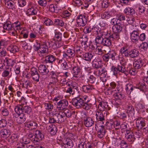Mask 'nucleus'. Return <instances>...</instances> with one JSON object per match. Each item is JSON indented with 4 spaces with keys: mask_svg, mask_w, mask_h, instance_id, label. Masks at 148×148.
<instances>
[{
    "mask_svg": "<svg viewBox=\"0 0 148 148\" xmlns=\"http://www.w3.org/2000/svg\"><path fill=\"white\" fill-rule=\"evenodd\" d=\"M71 103L72 105L77 108H82L87 110L92 106V104L85 102L82 99V96H79L73 99Z\"/></svg>",
    "mask_w": 148,
    "mask_h": 148,
    "instance_id": "obj_1",
    "label": "nucleus"
},
{
    "mask_svg": "<svg viewBox=\"0 0 148 148\" xmlns=\"http://www.w3.org/2000/svg\"><path fill=\"white\" fill-rule=\"evenodd\" d=\"M93 74L96 76H100V79L103 82H105L106 81V76L107 75V71L105 69L104 67L100 69H97L95 70Z\"/></svg>",
    "mask_w": 148,
    "mask_h": 148,
    "instance_id": "obj_2",
    "label": "nucleus"
},
{
    "mask_svg": "<svg viewBox=\"0 0 148 148\" xmlns=\"http://www.w3.org/2000/svg\"><path fill=\"white\" fill-rule=\"evenodd\" d=\"M66 92L71 94L72 95L74 94V89L77 90L78 87L77 84L75 82H68L66 83Z\"/></svg>",
    "mask_w": 148,
    "mask_h": 148,
    "instance_id": "obj_3",
    "label": "nucleus"
},
{
    "mask_svg": "<svg viewBox=\"0 0 148 148\" xmlns=\"http://www.w3.org/2000/svg\"><path fill=\"white\" fill-rule=\"evenodd\" d=\"M34 137L32 139V141L34 144H37V143L42 140L44 138V136L41 132L39 130H35L34 132Z\"/></svg>",
    "mask_w": 148,
    "mask_h": 148,
    "instance_id": "obj_4",
    "label": "nucleus"
},
{
    "mask_svg": "<svg viewBox=\"0 0 148 148\" xmlns=\"http://www.w3.org/2000/svg\"><path fill=\"white\" fill-rule=\"evenodd\" d=\"M115 55L116 53L114 51H110L108 53H106L102 56V58L103 61L107 62L110 59L112 60H115Z\"/></svg>",
    "mask_w": 148,
    "mask_h": 148,
    "instance_id": "obj_5",
    "label": "nucleus"
},
{
    "mask_svg": "<svg viewBox=\"0 0 148 148\" xmlns=\"http://www.w3.org/2000/svg\"><path fill=\"white\" fill-rule=\"evenodd\" d=\"M82 116L84 125L86 127H90L94 124V121L91 118L87 116L85 113Z\"/></svg>",
    "mask_w": 148,
    "mask_h": 148,
    "instance_id": "obj_6",
    "label": "nucleus"
},
{
    "mask_svg": "<svg viewBox=\"0 0 148 148\" xmlns=\"http://www.w3.org/2000/svg\"><path fill=\"white\" fill-rule=\"evenodd\" d=\"M136 126L138 129H142L145 126V120L142 117H138L136 119Z\"/></svg>",
    "mask_w": 148,
    "mask_h": 148,
    "instance_id": "obj_7",
    "label": "nucleus"
},
{
    "mask_svg": "<svg viewBox=\"0 0 148 148\" xmlns=\"http://www.w3.org/2000/svg\"><path fill=\"white\" fill-rule=\"evenodd\" d=\"M68 104L66 99L61 100L57 103V108L59 110H62L67 107Z\"/></svg>",
    "mask_w": 148,
    "mask_h": 148,
    "instance_id": "obj_8",
    "label": "nucleus"
},
{
    "mask_svg": "<svg viewBox=\"0 0 148 148\" xmlns=\"http://www.w3.org/2000/svg\"><path fill=\"white\" fill-rule=\"evenodd\" d=\"M125 137L129 141L132 143L135 140V137L134 134L131 130H126L125 134Z\"/></svg>",
    "mask_w": 148,
    "mask_h": 148,
    "instance_id": "obj_9",
    "label": "nucleus"
},
{
    "mask_svg": "<svg viewBox=\"0 0 148 148\" xmlns=\"http://www.w3.org/2000/svg\"><path fill=\"white\" fill-rule=\"evenodd\" d=\"M76 20L77 24L79 26H84L86 23V19L85 17L82 15L78 16Z\"/></svg>",
    "mask_w": 148,
    "mask_h": 148,
    "instance_id": "obj_10",
    "label": "nucleus"
},
{
    "mask_svg": "<svg viewBox=\"0 0 148 148\" xmlns=\"http://www.w3.org/2000/svg\"><path fill=\"white\" fill-rule=\"evenodd\" d=\"M99 103L98 105V108L99 111H103L105 110H109V107L108 105V103L105 100H101L99 102Z\"/></svg>",
    "mask_w": 148,
    "mask_h": 148,
    "instance_id": "obj_11",
    "label": "nucleus"
},
{
    "mask_svg": "<svg viewBox=\"0 0 148 148\" xmlns=\"http://www.w3.org/2000/svg\"><path fill=\"white\" fill-rule=\"evenodd\" d=\"M92 64L93 68L96 70L100 69L103 68L101 62L98 58L94 59L92 61Z\"/></svg>",
    "mask_w": 148,
    "mask_h": 148,
    "instance_id": "obj_12",
    "label": "nucleus"
},
{
    "mask_svg": "<svg viewBox=\"0 0 148 148\" xmlns=\"http://www.w3.org/2000/svg\"><path fill=\"white\" fill-rule=\"evenodd\" d=\"M116 89H117L116 91L114 92V93L112 94H113L114 99H123L125 95L124 94H122V93L121 92V89L119 88L118 85H117Z\"/></svg>",
    "mask_w": 148,
    "mask_h": 148,
    "instance_id": "obj_13",
    "label": "nucleus"
},
{
    "mask_svg": "<svg viewBox=\"0 0 148 148\" xmlns=\"http://www.w3.org/2000/svg\"><path fill=\"white\" fill-rule=\"evenodd\" d=\"M97 137L100 138H103L104 136L106 131L103 125H100L98 127L97 130Z\"/></svg>",
    "mask_w": 148,
    "mask_h": 148,
    "instance_id": "obj_14",
    "label": "nucleus"
},
{
    "mask_svg": "<svg viewBox=\"0 0 148 148\" xmlns=\"http://www.w3.org/2000/svg\"><path fill=\"white\" fill-rule=\"evenodd\" d=\"M57 114V123H60L64 121V120L66 119L64 112L60 111Z\"/></svg>",
    "mask_w": 148,
    "mask_h": 148,
    "instance_id": "obj_15",
    "label": "nucleus"
},
{
    "mask_svg": "<svg viewBox=\"0 0 148 148\" xmlns=\"http://www.w3.org/2000/svg\"><path fill=\"white\" fill-rule=\"evenodd\" d=\"M99 110L96 111L95 115L97 121H101L103 123V122L105 120V116Z\"/></svg>",
    "mask_w": 148,
    "mask_h": 148,
    "instance_id": "obj_16",
    "label": "nucleus"
},
{
    "mask_svg": "<svg viewBox=\"0 0 148 148\" xmlns=\"http://www.w3.org/2000/svg\"><path fill=\"white\" fill-rule=\"evenodd\" d=\"M129 47L127 46H124L121 48L119 52L123 56L128 57H129Z\"/></svg>",
    "mask_w": 148,
    "mask_h": 148,
    "instance_id": "obj_17",
    "label": "nucleus"
},
{
    "mask_svg": "<svg viewBox=\"0 0 148 148\" xmlns=\"http://www.w3.org/2000/svg\"><path fill=\"white\" fill-rule=\"evenodd\" d=\"M49 42H45L41 43L40 45L39 51L41 54L47 53L48 51L47 43H49Z\"/></svg>",
    "mask_w": 148,
    "mask_h": 148,
    "instance_id": "obj_18",
    "label": "nucleus"
},
{
    "mask_svg": "<svg viewBox=\"0 0 148 148\" xmlns=\"http://www.w3.org/2000/svg\"><path fill=\"white\" fill-rule=\"evenodd\" d=\"M18 135L15 134H12L8 139V141L11 145L16 144L18 138Z\"/></svg>",
    "mask_w": 148,
    "mask_h": 148,
    "instance_id": "obj_19",
    "label": "nucleus"
},
{
    "mask_svg": "<svg viewBox=\"0 0 148 148\" xmlns=\"http://www.w3.org/2000/svg\"><path fill=\"white\" fill-rule=\"evenodd\" d=\"M25 126L30 130H32L37 128L38 124L35 121H30L26 123L25 124Z\"/></svg>",
    "mask_w": 148,
    "mask_h": 148,
    "instance_id": "obj_20",
    "label": "nucleus"
},
{
    "mask_svg": "<svg viewBox=\"0 0 148 148\" xmlns=\"http://www.w3.org/2000/svg\"><path fill=\"white\" fill-rule=\"evenodd\" d=\"M139 33L137 31L134 30L131 34L130 38L133 42L138 41L139 39Z\"/></svg>",
    "mask_w": 148,
    "mask_h": 148,
    "instance_id": "obj_21",
    "label": "nucleus"
},
{
    "mask_svg": "<svg viewBox=\"0 0 148 148\" xmlns=\"http://www.w3.org/2000/svg\"><path fill=\"white\" fill-rule=\"evenodd\" d=\"M56 59L55 56L51 54H49L45 57L44 61L46 63L52 64Z\"/></svg>",
    "mask_w": 148,
    "mask_h": 148,
    "instance_id": "obj_22",
    "label": "nucleus"
},
{
    "mask_svg": "<svg viewBox=\"0 0 148 148\" xmlns=\"http://www.w3.org/2000/svg\"><path fill=\"white\" fill-rule=\"evenodd\" d=\"M38 68L39 72L43 75H46L49 72L47 68L44 65H40Z\"/></svg>",
    "mask_w": 148,
    "mask_h": 148,
    "instance_id": "obj_23",
    "label": "nucleus"
},
{
    "mask_svg": "<svg viewBox=\"0 0 148 148\" xmlns=\"http://www.w3.org/2000/svg\"><path fill=\"white\" fill-rule=\"evenodd\" d=\"M63 143L65 148H71L73 146L72 140L70 138L64 139Z\"/></svg>",
    "mask_w": 148,
    "mask_h": 148,
    "instance_id": "obj_24",
    "label": "nucleus"
},
{
    "mask_svg": "<svg viewBox=\"0 0 148 148\" xmlns=\"http://www.w3.org/2000/svg\"><path fill=\"white\" fill-rule=\"evenodd\" d=\"M116 84L114 82H111L110 84V86L107 89L108 93L112 94L114 92L116 91L115 88H116Z\"/></svg>",
    "mask_w": 148,
    "mask_h": 148,
    "instance_id": "obj_25",
    "label": "nucleus"
},
{
    "mask_svg": "<svg viewBox=\"0 0 148 148\" xmlns=\"http://www.w3.org/2000/svg\"><path fill=\"white\" fill-rule=\"evenodd\" d=\"M72 73L73 75V77H77L80 75L81 69L78 66H74L72 69Z\"/></svg>",
    "mask_w": 148,
    "mask_h": 148,
    "instance_id": "obj_26",
    "label": "nucleus"
},
{
    "mask_svg": "<svg viewBox=\"0 0 148 148\" xmlns=\"http://www.w3.org/2000/svg\"><path fill=\"white\" fill-rule=\"evenodd\" d=\"M117 68L119 70V72H121L124 74L126 76H127L129 74V71L125 66L118 65H117Z\"/></svg>",
    "mask_w": 148,
    "mask_h": 148,
    "instance_id": "obj_27",
    "label": "nucleus"
},
{
    "mask_svg": "<svg viewBox=\"0 0 148 148\" xmlns=\"http://www.w3.org/2000/svg\"><path fill=\"white\" fill-rule=\"evenodd\" d=\"M10 132L9 130L6 129H3L0 131V135L2 137L6 138L10 135Z\"/></svg>",
    "mask_w": 148,
    "mask_h": 148,
    "instance_id": "obj_28",
    "label": "nucleus"
},
{
    "mask_svg": "<svg viewBox=\"0 0 148 148\" xmlns=\"http://www.w3.org/2000/svg\"><path fill=\"white\" fill-rule=\"evenodd\" d=\"M16 63L15 60H12L11 59H8L7 58H5V60H4L3 64L7 66H12Z\"/></svg>",
    "mask_w": 148,
    "mask_h": 148,
    "instance_id": "obj_29",
    "label": "nucleus"
},
{
    "mask_svg": "<svg viewBox=\"0 0 148 148\" xmlns=\"http://www.w3.org/2000/svg\"><path fill=\"white\" fill-rule=\"evenodd\" d=\"M139 51L138 50L134 49H132L129 52V57L132 58L137 57L139 54Z\"/></svg>",
    "mask_w": 148,
    "mask_h": 148,
    "instance_id": "obj_30",
    "label": "nucleus"
},
{
    "mask_svg": "<svg viewBox=\"0 0 148 148\" xmlns=\"http://www.w3.org/2000/svg\"><path fill=\"white\" fill-rule=\"evenodd\" d=\"M126 112L128 117H132L134 114V109L132 106H128L127 108Z\"/></svg>",
    "mask_w": 148,
    "mask_h": 148,
    "instance_id": "obj_31",
    "label": "nucleus"
},
{
    "mask_svg": "<svg viewBox=\"0 0 148 148\" xmlns=\"http://www.w3.org/2000/svg\"><path fill=\"white\" fill-rule=\"evenodd\" d=\"M94 89L93 86L92 85H83L82 87V90L85 92H90Z\"/></svg>",
    "mask_w": 148,
    "mask_h": 148,
    "instance_id": "obj_32",
    "label": "nucleus"
},
{
    "mask_svg": "<svg viewBox=\"0 0 148 148\" xmlns=\"http://www.w3.org/2000/svg\"><path fill=\"white\" fill-rule=\"evenodd\" d=\"M48 131L51 134L54 135L56 134L57 131V127L54 125H51L49 126Z\"/></svg>",
    "mask_w": 148,
    "mask_h": 148,
    "instance_id": "obj_33",
    "label": "nucleus"
},
{
    "mask_svg": "<svg viewBox=\"0 0 148 148\" xmlns=\"http://www.w3.org/2000/svg\"><path fill=\"white\" fill-rule=\"evenodd\" d=\"M7 49L11 53H15L19 51V49L17 46L16 45H10L8 47Z\"/></svg>",
    "mask_w": 148,
    "mask_h": 148,
    "instance_id": "obj_34",
    "label": "nucleus"
},
{
    "mask_svg": "<svg viewBox=\"0 0 148 148\" xmlns=\"http://www.w3.org/2000/svg\"><path fill=\"white\" fill-rule=\"evenodd\" d=\"M93 57V53L90 52L85 53H84L82 57L86 61H90Z\"/></svg>",
    "mask_w": 148,
    "mask_h": 148,
    "instance_id": "obj_35",
    "label": "nucleus"
},
{
    "mask_svg": "<svg viewBox=\"0 0 148 148\" xmlns=\"http://www.w3.org/2000/svg\"><path fill=\"white\" fill-rule=\"evenodd\" d=\"M11 68L10 67L6 66L3 69L2 76L4 77H7L11 73Z\"/></svg>",
    "mask_w": 148,
    "mask_h": 148,
    "instance_id": "obj_36",
    "label": "nucleus"
},
{
    "mask_svg": "<svg viewBox=\"0 0 148 148\" xmlns=\"http://www.w3.org/2000/svg\"><path fill=\"white\" fill-rule=\"evenodd\" d=\"M42 21L45 25L46 26H51L53 25V21L50 19L44 17L42 19Z\"/></svg>",
    "mask_w": 148,
    "mask_h": 148,
    "instance_id": "obj_37",
    "label": "nucleus"
},
{
    "mask_svg": "<svg viewBox=\"0 0 148 148\" xmlns=\"http://www.w3.org/2000/svg\"><path fill=\"white\" fill-rule=\"evenodd\" d=\"M125 13L127 15H132L135 13V11L133 8L127 7L124 10Z\"/></svg>",
    "mask_w": 148,
    "mask_h": 148,
    "instance_id": "obj_38",
    "label": "nucleus"
},
{
    "mask_svg": "<svg viewBox=\"0 0 148 148\" xmlns=\"http://www.w3.org/2000/svg\"><path fill=\"white\" fill-rule=\"evenodd\" d=\"M23 106L21 105H17L14 108V110L18 114L23 113Z\"/></svg>",
    "mask_w": 148,
    "mask_h": 148,
    "instance_id": "obj_39",
    "label": "nucleus"
},
{
    "mask_svg": "<svg viewBox=\"0 0 148 148\" xmlns=\"http://www.w3.org/2000/svg\"><path fill=\"white\" fill-rule=\"evenodd\" d=\"M37 10L33 7H31L28 9L27 11V14L28 16L33 15L36 14Z\"/></svg>",
    "mask_w": 148,
    "mask_h": 148,
    "instance_id": "obj_40",
    "label": "nucleus"
},
{
    "mask_svg": "<svg viewBox=\"0 0 148 148\" xmlns=\"http://www.w3.org/2000/svg\"><path fill=\"white\" fill-rule=\"evenodd\" d=\"M5 6L10 9L14 10L15 9L14 2L10 0L5 2Z\"/></svg>",
    "mask_w": 148,
    "mask_h": 148,
    "instance_id": "obj_41",
    "label": "nucleus"
},
{
    "mask_svg": "<svg viewBox=\"0 0 148 148\" xmlns=\"http://www.w3.org/2000/svg\"><path fill=\"white\" fill-rule=\"evenodd\" d=\"M111 24L112 25H120L122 26L121 21L118 18H114L112 19L111 21Z\"/></svg>",
    "mask_w": 148,
    "mask_h": 148,
    "instance_id": "obj_42",
    "label": "nucleus"
},
{
    "mask_svg": "<svg viewBox=\"0 0 148 148\" xmlns=\"http://www.w3.org/2000/svg\"><path fill=\"white\" fill-rule=\"evenodd\" d=\"M69 75V73L67 72L65 73L64 72H58V82L60 80H61V79L64 78H67Z\"/></svg>",
    "mask_w": 148,
    "mask_h": 148,
    "instance_id": "obj_43",
    "label": "nucleus"
},
{
    "mask_svg": "<svg viewBox=\"0 0 148 148\" xmlns=\"http://www.w3.org/2000/svg\"><path fill=\"white\" fill-rule=\"evenodd\" d=\"M110 37L108 38L105 37L103 38V40L101 44L104 46H109L111 45V42Z\"/></svg>",
    "mask_w": 148,
    "mask_h": 148,
    "instance_id": "obj_44",
    "label": "nucleus"
},
{
    "mask_svg": "<svg viewBox=\"0 0 148 148\" xmlns=\"http://www.w3.org/2000/svg\"><path fill=\"white\" fill-rule=\"evenodd\" d=\"M136 88L143 91L146 89L147 87L145 83L139 82L136 85Z\"/></svg>",
    "mask_w": 148,
    "mask_h": 148,
    "instance_id": "obj_45",
    "label": "nucleus"
},
{
    "mask_svg": "<svg viewBox=\"0 0 148 148\" xmlns=\"http://www.w3.org/2000/svg\"><path fill=\"white\" fill-rule=\"evenodd\" d=\"M112 27L113 32H118L120 33L122 29V26L113 25Z\"/></svg>",
    "mask_w": 148,
    "mask_h": 148,
    "instance_id": "obj_46",
    "label": "nucleus"
},
{
    "mask_svg": "<svg viewBox=\"0 0 148 148\" xmlns=\"http://www.w3.org/2000/svg\"><path fill=\"white\" fill-rule=\"evenodd\" d=\"M3 28L4 29L9 31L13 29L10 22H7L3 25Z\"/></svg>",
    "mask_w": 148,
    "mask_h": 148,
    "instance_id": "obj_47",
    "label": "nucleus"
},
{
    "mask_svg": "<svg viewBox=\"0 0 148 148\" xmlns=\"http://www.w3.org/2000/svg\"><path fill=\"white\" fill-rule=\"evenodd\" d=\"M81 38L82 39V40L81 42V44L82 46H84V47L86 46L87 47V43H88V36L85 35H83L82 36Z\"/></svg>",
    "mask_w": 148,
    "mask_h": 148,
    "instance_id": "obj_48",
    "label": "nucleus"
},
{
    "mask_svg": "<svg viewBox=\"0 0 148 148\" xmlns=\"http://www.w3.org/2000/svg\"><path fill=\"white\" fill-rule=\"evenodd\" d=\"M58 72H54L53 71L51 72V75L52 79L54 80V82H58Z\"/></svg>",
    "mask_w": 148,
    "mask_h": 148,
    "instance_id": "obj_49",
    "label": "nucleus"
},
{
    "mask_svg": "<svg viewBox=\"0 0 148 148\" xmlns=\"http://www.w3.org/2000/svg\"><path fill=\"white\" fill-rule=\"evenodd\" d=\"M62 34L59 32H56L54 37L55 40L60 41L62 39Z\"/></svg>",
    "mask_w": 148,
    "mask_h": 148,
    "instance_id": "obj_50",
    "label": "nucleus"
},
{
    "mask_svg": "<svg viewBox=\"0 0 148 148\" xmlns=\"http://www.w3.org/2000/svg\"><path fill=\"white\" fill-rule=\"evenodd\" d=\"M44 105L45 108L49 111H51L53 108V105L49 102L44 103Z\"/></svg>",
    "mask_w": 148,
    "mask_h": 148,
    "instance_id": "obj_51",
    "label": "nucleus"
},
{
    "mask_svg": "<svg viewBox=\"0 0 148 148\" xmlns=\"http://www.w3.org/2000/svg\"><path fill=\"white\" fill-rule=\"evenodd\" d=\"M133 89V86L130 84H128L126 86L125 89L128 94H130Z\"/></svg>",
    "mask_w": 148,
    "mask_h": 148,
    "instance_id": "obj_52",
    "label": "nucleus"
},
{
    "mask_svg": "<svg viewBox=\"0 0 148 148\" xmlns=\"http://www.w3.org/2000/svg\"><path fill=\"white\" fill-rule=\"evenodd\" d=\"M103 38L102 37L101 35H99V34L97 35L95 39V42L96 43L101 44L103 40Z\"/></svg>",
    "mask_w": 148,
    "mask_h": 148,
    "instance_id": "obj_53",
    "label": "nucleus"
},
{
    "mask_svg": "<svg viewBox=\"0 0 148 148\" xmlns=\"http://www.w3.org/2000/svg\"><path fill=\"white\" fill-rule=\"evenodd\" d=\"M54 24L56 25L62 27L64 25V23L61 19H56L54 20Z\"/></svg>",
    "mask_w": 148,
    "mask_h": 148,
    "instance_id": "obj_54",
    "label": "nucleus"
},
{
    "mask_svg": "<svg viewBox=\"0 0 148 148\" xmlns=\"http://www.w3.org/2000/svg\"><path fill=\"white\" fill-rule=\"evenodd\" d=\"M66 52L70 58L73 57L75 54V52L74 49H68L66 50Z\"/></svg>",
    "mask_w": 148,
    "mask_h": 148,
    "instance_id": "obj_55",
    "label": "nucleus"
},
{
    "mask_svg": "<svg viewBox=\"0 0 148 148\" xmlns=\"http://www.w3.org/2000/svg\"><path fill=\"white\" fill-rule=\"evenodd\" d=\"M119 115V117L121 119L125 121H127V119L130 117H128L127 114L126 112H121Z\"/></svg>",
    "mask_w": 148,
    "mask_h": 148,
    "instance_id": "obj_56",
    "label": "nucleus"
},
{
    "mask_svg": "<svg viewBox=\"0 0 148 148\" xmlns=\"http://www.w3.org/2000/svg\"><path fill=\"white\" fill-rule=\"evenodd\" d=\"M114 122L112 121L107 122L106 123V126L107 129L111 130L114 128Z\"/></svg>",
    "mask_w": 148,
    "mask_h": 148,
    "instance_id": "obj_57",
    "label": "nucleus"
},
{
    "mask_svg": "<svg viewBox=\"0 0 148 148\" xmlns=\"http://www.w3.org/2000/svg\"><path fill=\"white\" fill-rule=\"evenodd\" d=\"M23 113H26L27 114H29L31 111V108L28 106H23Z\"/></svg>",
    "mask_w": 148,
    "mask_h": 148,
    "instance_id": "obj_58",
    "label": "nucleus"
},
{
    "mask_svg": "<svg viewBox=\"0 0 148 148\" xmlns=\"http://www.w3.org/2000/svg\"><path fill=\"white\" fill-rule=\"evenodd\" d=\"M119 33L118 32H113L112 34L109 37L110 38L118 40L119 38Z\"/></svg>",
    "mask_w": 148,
    "mask_h": 148,
    "instance_id": "obj_59",
    "label": "nucleus"
},
{
    "mask_svg": "<svg viewBox=\"0 0 148 148\" xmlns=\"http://www.w3.org/2000/svg\"><path fill=\"white\" fill-rule=\"evenodd\" d=\"M148 47V44L145 42H142L140 45L139 48L144 51H146Z\"/></svg>",
    "mask_w": 148,
    "mask_h": 148,
    "instance_id": "obj_60",
    "label": "nucleus"
},
{
    "mask_svg": "<svg viewBox=\"0 0 148 148\" xmlns=\"http://www.w3.org/2000/svg\"><path fill=\"white\" fill-rule=\"evenodd\" d=\"M85 139H81L79 141V143L78 144L77 148H84V145H86Z\"/></svg>",
    "mask_w": 148,
    "mask_h": 148,
    "instance_id": "obj_61",
    "label": "nucleus"
},
{
    "mask_svg": "<svg viewBox=\"0 0 148 148\" xmlns=\"http://www.w3.org/2000/svg\"><path fill=\"white\" fill-rule=\"evenodd\" d=\"M75 52L80 57H82L84 53V52L81 49V48L79 47H77L76 48Z\"/></svg>",
    "mask_w": 148,
    "mask_h": 148,
    "instance_id": "obj_62",
    "label": "nucleus"
},
{
    "mask_svg": "<svg viewBox=\"0 0 148 148\" xmlns=\"http://www.w3.org/2000/svg\"><path fill=\"white\" fill-rule=\"evenodd\" d=\"M111 13L112 12L110 11H106L104 12L103 16L106 19H107L112 16Z\"/></svg>",
    "mask_w": 148,
    "mask_h": 148,
    "instance_id": "obj_63",
    "label": "nucleus"
},
{
    "mask_svg": "<svg viewBox=\"0 0 148 148\" xmlns=\"http://www.w3.org/2000/svg\"><path fill=\"white\" fill-rule=\"evenodd\" d=\"M64 114L65 117H70L72 114V112L70 111L69 110L66 109L64 110Z\"/></svg>",
    "mask_w": 148,
    "mask_h": 148,
    "instance_id": "obj_64",
    "label": "nucleus"
}]
</instances>
